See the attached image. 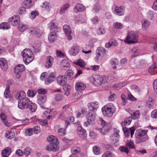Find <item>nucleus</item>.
I'll use <instances>...</instances> for the list:
<instances>
[{"instance_id": "obj_1", "label": "nucleus", "mask_w": 157, "mask_h": 157, "mask_svg": "<svg viewBox=\"0 0 157 157\" xmlns=\"http://www.w3.org/2000/svg\"><path fill=\"white\" fill-rule=\"evenodd\" d=\"M139 35L137 32L129 31L124 42L128 44H134L138 42Z\"/></svg>"}, {"instance_id": "obj_2", "label": "nucleus", "mask_w": 157, "mask_h": 157, "mask_svg": "<svg viewBox=\"0 0 157 157\" xmlns=\"http://www.w3.org/2000/svg\"><path fill=\"white\" fill-rule=\"evenodd\" d=\"M21 55L23 60L26 64L28 65L34 59L33 53L29 49H24L21 52Z\"/></svg>"}, {"instance_id": "obj_3", "label": "nucleus", "mask_w": 157, "mask_h": 157, "mask_svg": "<svg viewBox=\"0 0 157 157\" xmlns=\"http://www.w3.org/2000/svg\"><path fill=\"white\" fill-rule=\"evenodd\" d=\"M147 132V131L141 129L136 130L135 134L136 138V142L139 144L141 142L146 141L147 139V137L145 136Z\"/></svg>"}, {"instance_id": "obj_4", "label": "nucleus", "mask_w": 157, "mask_h": 157, "mask_svg": "<svg viewBox=\"0 0 157 157\" xmlns=\"http://www.w3.org/2000/svg\"><path fill=\"white\" fill-rule=\"evenodd\" d=\"M103 114L105 116H111L115 112V107L112 103H109L102 108Z\"/></svg>"}, {"instance_id": "obj_5", "label": "nucleus", "mask_w": 157, "mask_h": 157, "mask_svg": "<svg viewBox=\"0 0 157 157\" xmlns=\"http://www.w3.org/2000/svg\"><path fill=\"white\" fill-rule=\"evenodd\" d=\"M90 80L96 86L101 85L102 83H105L107 82L108 78L105 76L98 75L95 76L94 77H91Z\"/></svg>"}, {"instance_id": "obj_6", "label": "nucleus", "mask_w": 157, "mask_h": 157, "mask_svg": "<svg viewBox=\"0 0 157 157\" xmlns=\"http://www.w3.org/2000/svg\"><path fill=\"white\" fill-rule=\"evenodd\" d=\"M96 116V114L94 112H88L86 116L87 121L84 122L83 126L85 127H87L89 125L93 124L94 123Z\"/></svg>"}, {"instance_id": "obj_7", "label": "nucleus", "mask_w": 157, "mask_h": 157, "mask_svg": "<svg viewBox=\"0 0 157 157\" xmlns=\"http://www.w3.org/2000/svg\"><path fill=\"white\" fill-rule=\"evenodd\" d=\"M99 121V123L101 124L102 127L101 128H97L96 129L103 134H105L106 132L109 130L110 127L107 123L102 120V118H100Z\"/></svg>"}, {"instance_id": "obj_8", "label": "nucleus", "mask_w": 157, "mask_h": 157, "mask_svg": "<svg viewBox=\"0 0 157 157\" xmlns=\"http://www.w3.org/2000/svg\"><path fill=\"white\" fill-rule=\"evenodd\" d=\"M29 100V98H25L19 100L18 102V108L21 109H27Z\"/></svg>"}, {"instance_id": "obj_9", "label": "nucleus", "mask_w": 157, "mask_h": 157, "mask_svg": "<svg viewBox=\"0 0 157 157\" xmlns=\"http://www.w3.org/2000/svg\"><path fill=\"white\" fill-rule=\"evenodd\" d=\"M96 52V56L94 58L96 62L98 61L99 57L103 56L106 52V50L104 48L101 47L98 48Z\"/></svg>"}, {"instance_id": "obj_10", "label": "nucleus", "mask_w": 157, "mask_h": 157, "mask_svg": "<svg viewBox=\"0 0 157 157\" xmlns=\"http://www.w3.org/2000/svg\"><path fill=\"white\" fill-rule=\"evenodd\" d=\"M20 20L19 16L14 15L9 18L8 22L11 25L16 26L20 23Z\"/></svg>"}, {"instance_id": "obj_11", "label": "nucleus", "mask_w": 157, "mask_h": 157, "mask_svg": "<svg viewBox=\"0 0 157 157\" xmlns=\"http://www.w3.org/2000/svg\"><path fill=\"white\" fill-rule=\"evenodd\" d=\"M124 7L123 6H115V8H113V12L118 16H122L124 14Z\"/></svg>"}, {"instance_id": "obj_12", "label": "nucleus", "mask_w": 157, "mask_h": 157, "mask_svg": "<svg viewBox=\"0 0 157 157\" xmlns=\"http://www.w3.org/2000/svg\"><path fill=\"white\" fill-rule=\"evenodd\" d=\"M63 29L68 40H71L72 38L71 36V30L70 26L67 25H65L63 26Z\"/></svg>"}, {"instance_id": "obj_13", "label": "nucleus", "mask_w": 157, "mask_h": 157, "mask_svg": "<svg viewBox=\"0 0 157 157\" xmlns=\"http://www.w3.org/2000/svg\"><path fill=\"white\" fill-rule=\"evenodd\" d=\"M123 130L126 137H128L130 132L131 137H132L134 133L135 129L133 127H132L129 129L126 127H123Z\"/></svg>"}, {"instance_id": "obj_14", "label": "nucleus", "mask_w": 157, "mask_h": 157, "mask_svg": "<svg viewBox=\"0 0 157 157\" xmlns=\"http://www.w3.org/2000/svg\"><path fill=\"white\" fill-rule=\"evenodd\" d=\"M29 33L32 35H35L39 37L42 35L43 32L39 29L33 28L30 29Z\"/></svg>"}, {"instance_id": "obj_15", "label": "nucleus", "mask_w": 157, "mask_h": 157, "mask_svg": "<svg viewBox=\"0 0 157 157\" xmlns=\"http://www.w3.org/2000/svg\"><path fill=\"white\" fill-rule=\"evenodd\" d=\"M57 32L51 31L48 36V39L50 42L53 43L57 40L58 37Z\"/></svg>"}, {"instance_id": "obj_16", "label": "nucleus", "mask_w": 157, "mask_h": 157, "mask_svg": "<svg viewBox=\"0 0 157 157\" xmlns=\"http://www.w3.org/2000/svg\"><path fill=\"white\" fill-rule=\"evenodd\" d=\"M79 51V47L77 45L73 46L69 51V54L73 56H75L78 54Z\"/></svg>"}, {"instance_id": "obj_17", "label": "nucleus", "mask_w": 157, "mask_h": 157, "mask_svg": "<svg viewBox=\"0 0 157 157\" xmlns=\"http://www.w3.org/2000/svg\"><path fill=\"white\" fill-rule=\"evenodd\" d=\"M48 26L51 32H58V28L56 23V20L51 21L48 24Z\"/></svg>"}, {"instance_id": "obj_18", "label": "nucleus", "mask_w": 157, "mask_h": 157, "mask_svg": "<svg viewBox=\"0 0 157 157\" xmlns=\"http://www.w3.org/2000/svg\"><path fill=\"white\" fill-rule=\"evenodd\" d=\"M90 111H93L97 110L98 107V103L97 102H91L88 104Z\"/></svg>"}, {"instance_id": "obj_19", "label": "nucleus", "mask_w": 157, "mask_h": 157, "mask_svg": "<svg viewBox=\"0 0 157 157\" xmlns=\"http://www.w3.org/2000/svg\"><path fill=\"white\" fill-rule=\"evenodd\" d=\"M37 109V106L36 105L33 103L29 100V102L27 109H29L32 112H35L36 110Z\"/></svg>"}, {"instance_id": "obj_20", "label": "nucleus", "mask_w": 157, "mask_h": 157, "mask_svg": "<svg viewBox=\"0 0 157 157\" xmlns=\"http://www.w3.org/2000/svg\"><path fill=\"white\" fill-rule=\"evenodd\" d=\"M46 101V97L44 95H39L37 96V103L41 107H43L42 105L44 104Z\"/></svg>"}, {"instance_id": "obj_21", "label": "nucleus", "mask_w": 157, "mask_h": 157, "mask_svg": "<svg viewBox=\"0 0 157 157\" xmlns=\"http://www.w3.org/2000/svg\"><path fill=\"white\" fill-rule=\"evenodd\" d=\"M77 133L79 136L82 138H85L86 136V131L81 126H78L77 128Z\"/></svg>"}, {"instance_id": "obj_22", "label": "nucleus", "mask_w": 157, "mask_h": 157, "mask_svg": "<svg viewBox=\"0 0 157 157\" xmlns=\"http://www.w3.org/2000/svg\"><path fill=\"white\" fill-rule=\"evenodd\" d=\"M57 80L58 83L62 86L66 85L67 79L65 76L59 75L57 78Z\"/></svg>"}, {"instance_id": "obj_23", "label": "nucleus", "mask_w": 157, "mask_h": 157, "mask_svg": "<svg viewBox=\"0 0 157 157\" xmlns=\"http://www.w3.org/2000/svg\"><path fill=\"white\" fill-rule=\"evenodd\" d=\"M46 62L45 64V67L46 68L51 67L53 64L54 59L51 56H48L46 58Z\"/></svg>"}, {"instance_id": "obj_24", "label": "nucleus", "mask_w": 157, "mask_h": 157, "mask_svg": "<svg viewBox=\"0 0 157 157\" xmlns=\"http://www.w3.org/2000/svg\"><path fill=\"white\" fill-rule=\"evenodd\" d=\"M0 66L3 71L6 70L8 67L6 60L3 58H0Z\"/></svg>"}, {"instance_id": "obj_25", "label": "nucleus", "mask_w": 157, "mask_h": 157, "mask_svg": "<svg viewBox=\"0 0 157 157\" xmlns=\"http://www.w3.org/2000/svg\"><path fill=\"white\" fill-rule=\"evenodd\" d=\"M61 66L62 68L65 70L69 68L70 65L69 61L66 59H63L61 62Z\"/></svg>"}, {"instance_id": "obj_26", "label": "nucleus", "mask_w": 157, "mask_h": 157, "mask_svg": "<svg viewBox=\"0 0 157 157\" xmlns=\"http://www.w3.org/2000/svg\"><path fill=\"white\" fill-rule=\"evenodd\" d=\"M86 84L81 82L76 83L75 85V88L76 91L84 90L86 88Z\"/></svg>"}, {"instance_id": "obj_27", "label": "nucleus", "mask_w": 157, "mask_h": 157, "mask_svg": "<svg viewBox=\"0 0 157 157\" xmlns=\"http://www.w3.org/2000/svg\"><path fill=\"white\" fill-rule=\"evenodd\" d=\"M46 148L47 150L49 151H58L59 147L58 146L50 144L46 146Z\"/></svg>"}, {"instance_id": "obj_28", "label": "nucleus", "mask_w": 157, "mask_h": 157, "mask_svg": "<svg viewBox=\"0 0 157 157\" xmlns=\"http://www.w3.org/2000/svg\"><path fill=\"white\" fill-rule=\"evenodd\" d=\"M26 94L24 91H21L17 92L16 95V98L17 100H20L25 98H28L26 97Z\"/></svg>"}, {"instance_id": "obj_29", "label": "nucleus", "mask_w": 157, "mask_h": 157, "mask_svg": "<svg viewBox=\"0 0 157 157\" xmlns=\"http://www.w3.org/2000/svg\"><path fill=\"white\" fill-rule=\"evenodd\" d=\"M11 153V149L9 147H6L2 152V157H8Z\"/></svg>"}, {"instance_id": "obj_30", "label": "nucleus", "mask_w": 157, "mask_h": 157, "mask_svg": "<svg viewBox=\"0 0 157 157\" xmlns=\"http://www.w3.org/2000/svg\"><path fill=\"white\" fill-rule=\"evenodd\" d=\"M25 69V67L23 64H19L16 66L14 69L15 73H21Z\"/></svg>"}, {"instance_id": "obj_31", "label": "nucleus", "mask_w": 157, "mask_h": 157, "mask_svg": "<svg viewBox=\"0 0 157 157\" xmlns=\"http://www.w3.org/2000/svg\"><path fill=\"white\" fill-rule=\"evenodd\" d=\"M85 9V7L82 4H77L74 8V11L76 13L83 11Z\"/></svg>"}, {"instance_id": "obj_32", "label": "nucleus", "mask_w": 157, "mask_h": 157, "mask_svg": "<svg viewBox=\"0 0 157 157\" xmlns=\"http://www.w3.org/2000/svg\"><path fill=\"white\" fill-rule=\"evenodd\" d=\"M69 7L70 5L68 3L63 5L62 6L59 11V13L61 15L64 14L69 8Z\"/></svg>"}, {"instance_id": "obj_33", "label": "nucleus", "mask_w": 157, "mask_h": 157, "mask_svg": "<svg viewBox=\"0 0 157 157\" xmlns=\"http://www.w3.org/2000/svg\"><path fill=\"white\" fill-rule=\"evenodd\" d=\"M32 0H24L23 2V6L26 9H29L33 6Z\"/></svg>"}, {"instance_id": "obj_34", "label": "nucleus", "mask_w": 157, "mask_h": 157, "mask_svg": "<svg viewBox=\"0 0 157 157\" xmlns=\"http://www.w3.org/2000/svg\"><path fill=\"white\" fill-rule=\"evenodd\" d=\"M140 112L139 110H137L131 114L132 118L134 120L139 119L140 117Z\"/></svg>"}, {"instance_id": "obj_35", "label": "nucleus", "mask_w": 157, "mask_h": 157, "mask_svg": "<svg viewBox=\"0 0 157 157\" xmlns=\"http://www.w3.org/2000/svg\"><path fill=\"white\" fill-rule=\"evenodd\" d=\"M18 28L20 31L23 32L28 28V26L23 23H19L18 24Z\"/></svg>"}, {"instance_id": "obj_36", "label": "nucleus", "mask_w": 157, "mask_h": 157, "mask_svg": "<svg viewBox=\"0 0 157 157\" xmlns=\"http://www.w3.org/2000/svg\"><path fill=\"white\" fill-rule=\"evenodd\" d=\"M14 136V133L11 131H7L5 133V137L9 139H11L13 138Z\"/></svg>"}, {"instance_id": "obj_37", "label": "nucleus", "mask_w": 157, "mask_h": 157, "mask_svg": "<svg viewBox=\"0 0 157 157\" xmlns=\"http://www.w3.org/2000/svg\"><path fill=\"white\" fill-rule=\"evenodd\" d=\"M71 151L72 154L76 155V154L80 152L81 149L78 147H71Z\"/></svg>"}, {"instance_id": "obj_38", "label": "nucleus", "mask_w": 157, "mask_h": 157, "mask_svg": "<svg viewBox=\"0 0 157 157\" xmlns=\"http://www.w3.org/2000/svg\"><path fill=\"white\" fill-rule=\"evenodd\" d=\"M129 83V82L128 81H126L124 82H121L118 84L115 85L114 87L116 89H120L121 87L125 86L127 85Z\"/></svg>"}, {"instance_id": "obj_39", "label": "nucleus", "mask_w": 157, "mask_h": 157, "mask_svg": "<svg viewBox=\"0 0 157 157\" xmlns=\"http://www.w3.org/2000/svg\"><path fill=\"white\" fill-rule=\"evenodd\" d=\"M10 85L6 84V88L4 92V97L6 98H8L10 96Z\"/></svg>"}, {"instance_id": "obj_40", "label": "nucleus", "mask_w": 157, "mask_h": 157, "mask_svg": "<svg viewBox=\"0 0 157 157\" xmlns=\"http://www.w3.org/2000/svg\"><path fill=\"white\" fill-rule=\"evenodd\" d=\"M66 78L69 79H71L74 77L73 72L71 70H69L67 71L65 73Z\"/></svg>"}, {"instance_id": "obj_41", "label": "nucleus", "mask_w": 157, "mask_h": 157, "mask_svg": "<svg viewBox=\"0 0 157 157\" xmlns=\"http://www.w3.org/2000/svg\"><path fill=\"white\" fill-rule=\"evenodd\" d=\"M10 26L7 22H3L0 25V29L3 30H7L10 29Z\"/></svg>"}, {"instance_id": "obj_42", "label": "nucleus", "mask_w": 157, "mask_h": 157, "mask_svg": "<svg viewBox=\"0 0 157 157\" xmlns=\"http://www.w3.org/2000/svg\"><path fill=\"white\" fill-rule=\"evenodd\" d=\"M63 86V90L65 91V94L67 96L69 95L71 89V86L69 85H65Z\"/></svg>"}, {"instance_id": "obj_43", "label": "nucleus", "mask_w": 157, "mask_h": 157, "mask_svg": "<svg viewBox=\"0 0 157 157\" xmlns=\"http://www.w3.org/2000/svg\"><path fill=\"white\" fill-rule=\"evenodd\" d=\"M140 51V50L136 48H133L131 51V53L132 55V58H133L138 56L139 54Z\"/></svg>"}, {"instance_id": "obj_44", "label": "nucleus", "mask_w": 157, "mask_h": 157, "mask_svg": "<svg viewBox=\"0 0 157 157\" xmlns=\"http://www.w3.org/2000/svg\"><path fill=\"white\" fill-rule=\"evenodd\" d=\"M150 25L149 21L146 19H143L142 21V25L143 29H145L147 27Z\"/></svg>"}, {"instance_id": "obj_45", "label": "nucleus", "mask_w": 157, "mask_h": 157, "mask_svg": "<svg viewBox=\"0 0 157 157\" xmlns=\"http://www.w3.org/2000/svg\"><path fill=\"white\" fill-rule=\"evenodd\" d=\"M75 64L78 65L82 67H84L86 66V63L83 60L81 59H79L77 61L75 62Z\"/></svg>"}, {"instance_id": "obj_46", "label": "nucleus", "mask_w": 157, "mask_h": 157, "mask_svg": "<svg viewBox=\"0 0 157 157\" xmlns=\"http://www.w3.org/2000/svg\"><path fill=\"white\" fill-rule=\"evenodd\" d=\"M74 121V118L73 116H71L69 117L68 119L65 121V126L66 125V128H67L68 125L70 124L71 123L73 122Z\"/></svg>"}, {"instance_id": "obj_47", "label": "nucleus", "mask_w": 157, "mask_h": 157, "mask_svg": "<svg viewBox=\"0 0 157 157\" xmlns=\"http://www.w3.org/2000/svg\"><path fill=\"white\" fill-rule=\"evenodd\" d=\"M113 27L115 29H121L123 27V25L121 23L118 22H116L113 23Z\"/></svg>"}, {"instance_id": "obj_48", "label": "nucleus", "mask_w": 157, "mask_h": 157, "mask_svg": "<svg viewBox=\"0 0 157 157\" xmlns=\"http://www.w3.org/2000/svg\"><path fill=\"white\" fill-rule=\"evenodd\" d=\"M93 150L94 153L95 155H98L100 154V148L98 146H94Z\"/></svg>"}, {"instance_id": "obj_49", "label": "nucleus", "mask_w": 157, "mask_h": 157, "mask_svg": "<svg viewBox=\"0 0 157 157\" xmlns=\"http://www.w3.org/2000/svg\"><path fill=\"white\" fill-rule=\"evenodd\" d=\"M126 145L130 149L135 148L133 141L131 140H128L126 142Z\"/></svg>"}, {"instance_id": "obj_50", "label": "nucleus", "mask_w": 157, "mask_h": 157, "mask_svg": "<svg viewBox=\"0 0 157 157\" xmlns=\"http://www.w3.org/2000/svg\"><path fill=\"white\" fill-rule=\"evenodd\" d=\"M119 150L122 152H124L126 154H128L129 152V150L125 146H120L119 148Z\"/></svg>"}, {"instance_id": "obj_51", "label": "nucleus", "mask_w": 157, "mask_h": 157, "mask_svg": "<svg viewBox=\"0 0 157 157\" xmlns=\"http://www.w3.org/2000/svg\"><path fill=\"white\" fill-rule=\"evenodd\" d=\"M113 154L110 151H106L102 155L101 157H112Z\"/></svg>"}, {"instance_id": "obj_52", "label": "nucleus", "mask_w": 157, "mask_h": 157, "mask_svg": "<svg viewBox=\"0 0 157 157\" xmlns=\"http://www.w3.org/2000/svg\"><path fill=\"white\" fill-rule=\"evenodd\" d=\"M55 99L57 101H61L63 99L64 96L61 94H58L56 95Z\"/></svg>"}, {"instance_id": "obj_53", "label": "nucleus", "mask_w": 157, "mask_h": 157, "mask_svg": "<svg viewBox=\"0 0 157 157\" xmlns=\"http://www.w3.org/2000/svg\"><path fill=\"white\" fill-rule=\"evenodd\" d=\"M39 14L37 10L33 11L31 12L30 16V18L32 19H34Z\"/></svg>"}, {"instance_id": "obj_54", "label": "nucleus", "mask_w": 157, "mask_h": 157, "mask_svg": "<svg viewBox=\"0 0 157 157\" xmlns=\"http://www.w3.org/2000/svg\"><path fill=\"white\" fill-rule=\"evenodd\" d=\"M43 8L45 9V10L48 11L51 8L50 4L48 2H44L43 5Z\"/></svg>"}, {"instance_id": "obj_55", "label": "nucleus", "mask_w": 157, "mask_h": 157, "mask_svg": "<svg viewBox=\"0 0 157 157\" xmlns=\"http://www.w3.org/2000/svg\"><path fill=\"white\" fill-rule=\"evenodd\" d=\"M83 94V92L82 91L77 92L74 94L73 96L74 99H78Z\"/></svg>"}, {"instance_id": "obj_56", "label": "nucleus", "mask_w": 157, "mask_h": 157, "mask_svg": "<svg viewBox=\"0 0 157 157\" xmlns=\"http://www.w3.org/2000/svg\"><path fill=\"white\" fill-rule=\"evenodd\" d=\"M37 92L39 95L45 94L47 93V90L43 88L39 89L37 90Z\"/></svg>"}, {"instance_id": "obj_57", "label": "nucleus", "mask_w": 157, "mask_h": 157, "mask_svg": "<svg viewBox=\"0 0 157 157\" xmlns=\"http://www.w3.org/2000/svg\"><path fill=\"white\" fill-rule=\"evenodd\" d=\"M110 63L112 65L116 66L118 64L119 61L117 58H113L111 59Z\"/></svg>"}, {"instance_id": "obj_58", "label": "nucleus", "mask_w": 157, "mask_h": 157, "mask_svg": "<svg viewBox=\"0 0 157 157\" xmlns=\"http://www.w3.org/2000/svg\"><path fill=\"white\" fill-rule=\"evenodd\" d=\"M28 96L30 97H33L36 95V93L31 90H29L27 92Z\"/></svg>"}, {"instance_id": "obj_59", "label": "nucleus", "mask_w": 157, "mask_h": 157, "mask_svg": "<svg viewBox=\"0 0 157 157\" xmlns=\"http://www.w3.org/2000/svg\"><path fill=\"white\" fill-rule=\"evenodd\" d=\"M30 120L33 123L35 124L37 123V122L39 123L40 121V120L38 119L36 116L32 117L30 118Z\"/></svg>"}, {"instance_id": "obj_60", "label": "nucleus", "mask_w": 157, "mask_h": 157, "mask_svg": "<svg viewBox=\"0 0 157 157\" xmlns=\"http://www.w3.org/2000/svg\"><path fill=\"white\" fill-rule=\"evenodd\" d=\"M25 9L26 8H25L24 6L20 8L18 11V13L19 14H25L26 12Z\"/></svg>"}, {"instance_id": "obj_61", "label": "nucleus", "mask_w": 157, "mask_h": 157, "mask_svg": "<svg viewBox=\"0 0 157 157\" xmlns=\"http://www.w3.org/2000/svg\"><path fill=\"white\" fill-rule=\"evenodd\" d=\"M26 136H31L33 133V130L32 128H28L25 130Z\"/></svg>"}, {"instance_id": "obj_62", "label": "nucleus", "mask_w": 157, "mask_h": 157, "mask_svg": "<svg viewBox=\"0 0 157 157\" xmlns=\"http://www.w3.org/2000/svg\"><path fill=\"white\" fill-rule=\"evenodd\" d=\"M91 21L93 24H95L98 23L99 20V19L97 16H95L91 19Z\"/></svg>"}, {"instance_id": "obj_63", "label": "nucleus", "mask_w": 157, "mask_h": 157, "mask_svg": "<svg viewBox=\"0 0 157 157\" xmlns=\"http://www.w3.org/2000/svg\"><path fill=\"white\" fill-rule=\"evenodd\" d=\"M100 6L98 5H95L93 9V11L94 13H97L100 10Z\"/></svg>"}, {"instance_id": "obj_64", "label": "nucleus", "mask_w": 157, "mask_h": 157, "mask_svg": "<svg viewBox=\"0 0 157 157\" xmlns=\"http://www.w3.org/2000/svg\"><path fill=\"white\" fill-rule=\"evenodd\" d=\"M151 116L153 118H157V109H154L151 112Z\"/></svg>"}]
</instances>
